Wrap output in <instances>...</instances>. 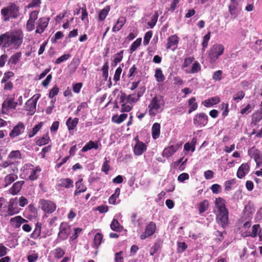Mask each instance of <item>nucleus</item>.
I'll return each mask as SVG.
<instances>
[{
	"instance_id": "13d9d810",
	"label": "nucleus",
	"mask_w": 262,
	"mask_h": 262,
	"mask_svg": "<svg viewBox=\"0 0 262 262\" xmlns=\"http://www.w3.org/2000/svg\"><path fill=\"white\" fill-rule=\"evenodd\" d=\"M245 92L243 91H239L233 97L234 101L238 102L241 100L245 96Z\"/></svg>"
},
{
	"instance_id": "680f3d73",
	"label": "nucleus",
	"mask_w": 262,
	"mask_h": 262,
	"mask_svg": "<svg viewBox=\"0 0 262 262\" xmlns=\"http://www.w3.org/2000/svg\"><path fill=\"white\" fill-rule=\"evenodd\" d=\"M71 57L70 54H64L58 58L56 61L55 63L56 64H59L62 62H63L67 60H68L70 57Z\"/></svg>"
},
{
	"instance_id": "37998d69",
	"label": "nucleus",
	"mask_w": 262,
	"mask_h": 262,
	"mask_svg": "<svg viewBox=\"0 0 262 262\" xmlns=\"http://www.w3.org/2000/svg\"><path fill=\"white\" fill-rule=\"evenodd\" d=\"M50 140V137L48 135L46 136L39 138L36 141V144L38 146H41L48 144Z\"/></svg>"
},
{
	"instance_id": "2eb2a0df",
	"label": "nucleus",
	"mask_w": 262,
	"mask_h": 262,
	"mask_svg": "<svg viewBox=\"0 0 262 262\" xmlns=\"http://www.w3.org/2000/svg\"><path fill=\"white\" fill-rule=\"evenodd\" d=\"M48 23L49 19L44 17L40 18L37 23L35 33L38 34L42 33L48 26Z\"/></svg>"
},
{
	"instance_id": "f704fd0d",
	"label": "nucleus",
	"mask_w": 262,
	"mask_h": 262,
	"mask_svg": "<svg viewBox=\"0 0 262 262\" xmlns=\"http://www.w3.org/2000/svg\"><path fill=\"white\" fill-rule=\"evenodd\" d=\"M120 193V189L119 188H117L115 189V193L113 194L108 199V203L112 205H115L116 202V200L119 196Z\"/></svg>"
},
{
	"instance_id": "bf43d9fd",
	"label": "nucleus",
	"mask_w": 262,
	"mask_h": 262,
	"mask_svg": "<svg viewBox=\"0 0 262 262\" xmlns=\"http://www.w3.org/2000/svg\"><path fill=\"white\" fill-rule=\"evenodd\" d=\"M223 72L221 70H218L215 72L212 75V79L215 81H220L222 78Z\"/></svg>"
},
{
	"instance_id": "69168bd1",
	"label": "nucleus",
	"mask_w": 262,
	"mask_h": 262,
	"mask_svg": "<svg viewBox=\"0 0 262 262\" xmlns=\"http://www.w3.org/2000/svg\"><path fill=\"white\" fill-rule=\"evenodd\" d=\"M137 101L136 99V93L134 92L133 94L127 96V102L129 103H134Z\"/></svg>"
},
{
	"instance_id": "cd10ccee",
	"label": "nucleus",
	"mask_w": 262,
	"mask_h": 262,
	"mask_svg": "<svg viewBox=\"0 0 262 262\" xmlns=\"http://www.w3.org/2000/svg\"><path fill=\"white\" fill-rule=\"evenodd\" d=\"M152 137L157 139L160 135V124L158 123H155L151 127Z\"/></svg>"
},
{
	"instance_id": "473e14b6",
	"label": "nucleus",
	"mask_w": 262,
	"mask_h": 262,
	"mask_svg": "<svg viewBox=\"0 0 262 262\" xmlns=\"http://www.w3.org/2000/svg\"><path fill=\"white\" fill-rule=\"evenodd\" d=\"M237 7V3L235 0H231V3L229 6V11L230 14L234 16V18L237 15L236 9Z\"/></svg>"
},
{
	"instance_id": "c9c22d12",
	"label": "nucleus",
	"mask_w": 262,
	"mask_h": 262,
	"mask_svg": "<svg viewBox=\"0 0 262 262\" xmlns=\"http://www.w3.org/2000/svg\"><path fill=\"white\" fill-rule=\"evenodd\" d=\"M261 120H262V112L257 111L252 115L251 123L255 125Z\"/></svg>"
},
{
	"instance_id": "a878e982",
	"label": "nucleus",
	"mask_w": 262,
	"mask_h": 262,
	"mask_svg": "<svg viewBox=\"0 0 262 262\" xmlns=\"http://www.w3.org/2000/svg\"><path fill=\"white\" fill-rule=\"evenodd\" d=\"M78 121L79 119L77 118L72 119L71 117H69L66 121V125L69 130H74L77 126Z\"/></svg>"
},
{
	"instance_id": "3c124183",
	"label": "nucleus",
	"mask_w": 262,
	"mask_h": 262,
	"mask_svg": "<svg viewBox=\"0 0 262 262\" xmlns=\"http://www.w3.org/2000/svg\"><path fill=\"white\" fill-rule=\"evenodd\" d=\"M123 57V51L121 50L119 52L116 54L114 56L113 62L115 66H116L119 62H121Z\"/></svg>"
},
{
	"instance_id": "dca6fc26",
	"label": "nucleus",
	"mask_w": 262,
	"mask_h": 262,
	"mask_svg": "<svg viewBox=\"0 0 262 262\" xmlns=\"http://www.w3.org/2000/svg\"><path fill=\"white\" fill-rule=\"evenodd\" d=\"M146 150L145 144L139 140H137L134 146V152L135 155L140 156Z\"/></svg>"
},
{
	"instance_id": "0e129e2a",
	"label": "nucleus",
	"mask_w": 262,
	"mask_h": 262,
	"mask_svg": "<svg viewBox=\"0 0 262 262\" xmlns=\"http://www.w3.org/2000/svg\"><path fill=\"white\" fill-rule=\"evenodd\" d=\"M59 92V89L57 86H54L50 91L49 94V97L50 98H53L56 95H57Z\"/></svg>"
},
{
	"instance_id": "338daca9",
	"label": "nucleus",
	"mask_w": 262,
	"mask_h": 262,
	"mask_svg": "<svg viewBox=\"0 0 262 262\" xmlns=\"http://www.w3.org/2000/svg\"><path fill=\"white\" fill-rule=\"evenodd\" d=\"M35 21L30 20L29 19L28 20L26 24V29L28 31H31L33 30L35 28Z\"/></svg>"
},
{
	"instance_id": "4d7b16f0",
	"label": "nucleus",
	"mask_w": 262,
	"mask_h": 262,
	"mask_svg": "<svg viewBox=\"0 0 262 262\" xmlns=\"http://www.w3.org/2000/svg\"><path fill=\"white\" fill-rule=\"evenodd\" d=\"M104 159L105 161L102 166L101 170L104 172L105 174H107L108 171L110 169V166L109 165L110 160H107L106 158Z\"/></svg>"
},
{
	"instance_id": "052dcab7",
	"label": "nucleus",
	"mask_w": 262,
	"mask_h": 262,
	"mask_svg": "<svg viewBox=\"0 0 262 262\" xmlns=\"http://www.w3.org/2000/svg\"><path fill=\"white\" fill-rule=\"evenodd\" d=\"M201 70V67L198 61L194 62L191 67V73H198Z\"/></svg>"
},
{
	"instance_id": "c03bdc74",
	"label": "nucleus",
	"mask_w": 262,
	"mask_h": 262,
	"mask_svg": "<svg viewBox=\"0 0 262 262\" xmlns=\"http://www.w3.org/2000/svg\"><path fill=\"white\" fill-rule=\"evenodd\" d=\"M208 206H209V203L207 200H205L203 201V202H201L198 205V209H199V212L201 214L203 213V212H204L205 211H206L207 210Z\"/></svg>"
},
{
	"instance_id": "6e6552de",
	"label": "nucleus",
	"mask_w": 262,
	"mask_h": 262,
	"mask_svg": "<svg viewBox=\"0 0 262 262\" xmlns=\"http://www.w3.org/2000/svg\"><path fill=\"white\" fill-rule=\"evenodd\" d=\"M208 122L207 115L203 113H199L195 115L193 118V124L196 127L205 126Z\"/></svg>"
},
{
	"instance_id": "393cba45",
	"label": "nucleus",
	"mask_w": 262,
	"mask_h": 262,
	"mask_svg": "<svg viewBox=\"0 0 262 262\" xmlns=\"http://www.w3.org/2000/svg\"><path fill=\"white\" fill-rule=\"evenodd\" d=\"M12 225L16 228H19L21 225L27 222V221L20 216H17L10 220Z\"/></svg>"
},
{
	"instance_id": "58836bf2",
	"label": "nucleus",
	"mask_w": 262,
	"mask_h": 262,
	"mask_svg": "<svg viewBox=\"0 0 262 262\" xmlns=\"http://www.w3.org/2000/svg\"><path fill=\"white\" fill-rule=\"evenodd\" d=\"M110 6L108 5L105 7L102 10H101L98 16V18L100 20L103 21L105 19L106 16L108 15V12L110 11Z\"/></svg>"
},
{
	"instance_id": "aec40b11",
	"label": "nucleus",
	"mask_w": 262,
	"mask_h": 262,
	"mask_svg": "<svg viewBox=\"0 0 262 262\" xmlns=\"http://www.w3.org/2000/svg\"><path fill=\"white\" fill-rule=\"evenodd\" d=\"M126 22V18L124 16H120L117 20L116 25L113 27L112 31L116 32L120 30Z\"/></svg>"
},
{
	"instance_id": "5fc2aeb1",
	"label": "nucleus",
	"mask_w": 262,
	"mask_h": 262,
	"mask_svg": "<svg viewBox=\"0 0 262 262\" xmlns=\"http://www.w3.org/2000/svg\"><path fill=\"white\" fill-rule=\"evenodd\" d=\"M108 68H109V67H108V62L106 61L104 64V65L103 66L102 68V75H103V77L104 78L105 80H106L107 78H108Z\"/></svg>"
},
{
	"instance_id": "9b49d317",
	"label": "nucleus",
	"mask_w": 262,
	"mask_h": 262,
	"mask_svg": "<svg viewBox=\"0 0 262 262\" xmlns=\"http://www.w3.org/2000/svg\"><path fill=\"white\" fill-rule=\"evenodd\" d=\"M59 231L58 234V237L61 240L67 239L71 232L70 227L67 223L62 222L59 227Z\"/></svg>"
},
{
	"instance_id": "de8ad7c7",
	"label": "nucleus",
	"mask_w": 262,
	"mask_h": 262,
	"mask_svg": "<svg viewBox=\"0 0 262 262\" xmlns=\"http://www.w3.org/2000/svg\"><path fill=\"white\" fill-rule=\"evenodd\" d=\"M260 229L259 224H255L252 227V232L249 234V236L252 237H255L257 235L259 236V232Z\"/></svg>"
},
{
	"instance_id": "e2e57ef3",
	"label": "nucleus",
	"mask_w": 262,
	"mask_h": 262,
	"mask_svg": "<svg viewBox=\"0 0 262 262\" xmlns=\"http://www.w3.org/2000/svg\"><path fill=\"white\" fill-rule=\"evenodd\" d=\"M122 71V68L120 67H118L116 70V71H115V74L114 76V80L115 82H117L120 80V75L121 74Z\"/></svg>"
},
{
	"instance_id": "72a5a7b5",
	"label": "nucleus",
	"mask_w": 262,
	"mask_h": 262,
	"mask_svg": "<svg viewBox=\"0 0 262 262\" xmlns=\"http://www.w3.org/2000/svg\"><path fill=\"white\" fill-rule=\"evenodd\" d=\"M92 148L97 149L98 148V145L97 143H95L94 141H90L88 142L82 148L81 151L82 152H86Z\"/></svg>"
},
{
	"instance_id": "c85d7f7f",
	"label": "nucleus",
	"mask_w": 262,
	"mask_h": 262,
	"mask_svg": "<svg viewBox=\"0 0 262 262\" xmlns=\"http://www.w3.org/2000/svg\"><path fill=\"white\" fill-rule=\"evenodd\" d=\"M21 52H18L12 55L8 61V64H13L14 66L17 64L20 61L21 57Z\"/></svg>"
},
{
	"instance_id": "f03ea898",
	"label": "nucleus",
	"mask_w": 262,
	"mask_h": 262,
	"mask_svg": "<svg viewBox=\"0 0 262 262\" xmlns=\"http://www.w3.org/2000/svg\"><path fill=\"white\" fill-rule=\"evenodd\" d=\"M219 214L217 215L218 223L224 227L228 223V211L226 207L225 201L221 198H216L215 201Z\"/></svg>"
},
{
	"instance_id": "f3484780",
	"label": "nucleus",
	"mask_w": 262,
	"mask_h": 262,
	"mask_svg": "<svg viewBox=\"0 0 262 262\" xmlns=\"http://www.w3.org/2000/svg\"><path fill=\"white\" fill-rule=\"evenodd\" d=\"M178 148V145L169 146L164 148L162 155L163 157L168 158L173 155L177 151Z\"/></svg>"
},
{
	"instance_id": "774afa93",
	"label": "nucleus",
	"mask_w": 262,
	"mask_h": 262,
	"mask_svg": "<svg viewBox=\"0 0 262 262\" xmlns=\"http://www.w3.org/2000/svg\"><path fill=\"white\" fill-rule=\"evenodd\" d=\"M210 189L213 193L217 194L221 190V186L219 184H214L211 186Z\"/></svg>"
},
{
	"instance_id": "bb28decb",
	"label": "nucleus",
	"mask_w": 262,
	"mask_h": 262,
	"mask_svg": "<svg viewBox=\"0 0 262 262\" xmlns=\"http://www.w3.org/2000/svg\"><path fill=\"white\" fill-rule=\"evenodd\" d=\"M17 173H8L5 177V187H7L14 182L17 178Z\"/></svg>"
},
{
	"instance_id": "7c9ffc66",
	"label": "nucleus",
	"mask_w": 262,
	"mask_h": 262,
	"mask_svg": "<svg viewBox=\"0 0 262 262\" xmlns=\"http://www.w3.org/2000/svg\"><path fill=\"white\" fill-rule=\"evenodd\" d=\"M188 106H189V110L188 114L191 113L192 112L197 110L198 105L197 102H196V99L195 97L191 98L188 101Z\"/></svg>"
},
{
	"instance_id": "2f4dec72",
	"label": "nucleus",
	"mask_w": 262,
	"mask_h": 262,
	"mask_svg": "<svg viewBox=\"0 0 262 262\" xmlns=\"http://www.w3.org/2000/svg\"><path fill=\"white\" fill-rule=\"evenodd\" d=\"M41 171V169L39 166L35 167L34 169H32L29 178L31 181H34L36 180L38 177V174Z\"/></svg>"
},
{
	"instance_id": "ddd939ff",
	"label": "nucleus",
	"mask_w": 262,
	"mask_h": 262,
	"mask_svg": "<svg viewBox=\"0 0 262 262\" xmlns=\"http://www.w3.org/2000/svg\"><path fill=\"white\" fill-rule=\"evenodd\" d=\"M14 98H9L6 99L3 102L2 106V113L3 114H7L9 109H15L17 105V103L14 101Z\"/></svg>"
},
{
	"instance_id": "603ef678",
	"label": "nucleus",
	"mask_w": 262,
	"mask_h": 262,
	"mask_svg": "<svg viewBox=\"0 0 262 262\" xmlns=\"http://www.w3.org/2000/svg\"><path fill=\"white\" fill-rule=\"evenodd\" d=\"M14 76V74L12 71H8L4 73V76L1 80V83L9 81V80Z\"/></svg>"
},
{
	"instance_id": "6ab92c4d",
	"label": "nucleus",
	"mask_w": 262,
	"mask_h": 262,
	"mask_svg": "<svg viewBox=\"0 0 262 262\" xmlns=\"http://www.w3.org/2000/svg\"><path fill=\"white\" fill-rule=\"evenodd\" d=\"M82 180V179H80L75 183L76 189L74 192L75 196L78 195L81 193L86 191V187L81 183Z\"/></svg>"
},
{
	"instance_id": "e433bc0d",
	"label": "nucleus",
	"mask_w": 262,
	"mask_h": 262,
	"mask_svg": "<svg viewBox=\"0 0 262 262\" xmlns=\"http://www.w3.org/2000/svg\"><path fill=\"white\" fill-rule=\"evenodd\" d=\"M127 117V114H121L119 116L114 115L112 117V121L117 124H120L124 121Z\"/></svg>"
},
{
	"instance_id": "f8f14e48",
	"label": "nucleus",
	"mask_w": 262,
	"mask_h": 262,
	"mask_svg": "<svg viewBox=\"0 0 262 262\" xmlns=\"http://www.w3.org/2000/svg\"><path fill=\"white\" fill-rule=\"evenodd\" d=\"M156 230V224L154 222H149L145 227L144 232L141 234L140 237L141 239H144L153 235Z\"/></svg>"
},
{
	"instance_id": "c756f323",
	"label": "nucleus",
	"mask_w": 262,
	"mask_h": 262,
	"mask_svg": "<svg viewBox=\"0 0 262 262\" xmlns=\"http://www.w3.org/2000/svg\"><path fill=\"white\" fill-rule=\"evenodd\" d=\"M41 224L38 222H37L35 225V228L31 234V237L34 239L38 238L41 234Z\"/></svg>"
},
{
	"instance_id": "412c9836",
	"label": "nucleus",
	"mask_w": 262,
	"mask_h": 262,
	"mask_svg": "<svg viewBox=\"0 0 262 262\" xmlns=\"http://www.w3.org/2000/svg\"><path fill=\"white\" fill-rule=\"evenodd\" d=\"M249 165L247 163L242 164L238 168L237 171V177L242 179L245 177L246 172L249 170Z\"/></svg>"
},
{
	"instance_id": "49530a36",
	"label": "nucleus",
	"mask_w": 262,
	"mask_h": 262,
	"mask_svg": "<svg viewBox=\"0 0 262 262\" xmlns=\"http://www.w3.org/2000/svg\"><path fill=\"white\" fill-rule=\"evenodd\" d=\"M42 126V123L40 122L38 124L36 125L32 129V130L28 132V137L32 138L34 136L37 132L40 129Z\"/></svg>"
},
{
	"instance_id": "39448f33",
	"label": "nucleus",
	"mask_w": 262,
	"mask_h": 262,
	"mask_svg": "<svg viewBox=\"0 0 262 262\" xmlns=\"http://www.w3.org/2000/svg\"><path fill=\"white\" fill-rule=\"evenodd\" d=\"M224 47L221 44L214 45L209 51L208 57L211 63L215 62L224 52Z\"/></svg>"
},
{
	"instance_id": "a19ab883",
	"label": "nucleus",
	"mask_w": 262,
	"mask_h": 262,
	"mask_svg": "<svg viewBox=\"0 0 262 262\" xmlns=\"http://www.w3.org/2000/svg\"><path fill=\"white\" fill-rule=\"evenodd\" d=\"M155 77L157 82H163L165 79L161 69H157L155 70Z\"/></svg>"
},
{
	"instance_id": "864d4df0",
	"label": "nucleus",
	"mask_w": 262,
	"mask_h": 262,
	"mask_svg": "<svg viewBox=\"0 0 262 262\" xmlns=\"http://www.w3.org/2000/svg\"><path fill=\"white\" fill-rule=\"evenodd\" d=\"M210 38V32H208L203 37V40L202 43V50L204 51L208 46V43Z\"/></svg>"
},
{
	"instance_id": "ea45409f",
	"label": "nucleus",
	"mask_w": 262,
	"mask_h": 262,
	"mask_svg": "<svg viewBox=\"0 0 262 262\" xmlns=\"http://www.w3.org/2000/svg\"><path fill=\"white\" fill-rule=\"evenodd\" d=\"M161 248V243L160 241L157 240L156 241L153 246L150 249V255H154V254L157 252L158 251L160 250Z\"/></svg>"
},
{
	"instance_id": "423d86ee",
	"label": "nucleus",
	"mask_w": 262,
	"mask_h": 262,
	"mask_svg": "<svg viewBox=\"0 0 262 262\" xmlns=\"http://www.w3.org/2000/svg\"><path fill=\"white\" fill-rule=\"evenodd\" d=\"M4 169L6 173H18L17 164L14 162L4 161L2 157L0 156V170Z\"/></svg>"
},
{
	"instance_id": "5701e85b",
	"label": "nucleus",
	"mask_w": 262,
	"mask_h": 262,
	"mask_svg": "<svg viewBox=\"0 0 262 262\" xmlns=\"http://www.w3.org/2000/svg\"><path fill=\"white\" fill-rule=\"evenodd\" d=\"M179 43V37L177 35H172L167 38V42L166 45L167 50L170 49L172 46L177 45Z\"/></svg>"
},
{
	"instance_id": "1a4fd4ad",
	"label": "nucleus",
	"mask_w": 262,
	"mask_h": 262,
	"mask_svg": "<svg viewBox=\"0 0 262 262\" xmlns=\"http://www.w3.org/2000/svg\"><path fill=\"white\" fill-rule=\"evenodd\" d=\"M41 208L47 213H52L56 208V204L52 201L46 200H41L39 201Z\"/></svg>"
},
{
	"instance_id": "4c0bfd02",
	"label": "nucleus",
	"mask_w": 262,
	"mask_h": 262,
	"mask_svg": "<svg viewBox=\"0 0 262 262\" xmlns=\"http://www.w3.org/2000/svg\"><path fill=\"white\" fill-rule=\"evenodd\" d=\"M103 235L101 233H97L94 238L93 244L94 247L98 248L102 243Z\"/></svg>"
},
{
	"instance_id": "a18cd8bd",
	"label": "nucleus",
	"mask_w": 262,
	"mask_h": 262,
	"mask_svg": "<svg viewBox=\"0 0 262 262\" xmlns=\"http://www.w3.org/2000/svg\"><path fill=\"white\" fill-rule=\"evenodd\" d=\"M110 227L111 229L115 231H120L122 229V227L120 226L118 221L115 219L113 220Z\"/></svg>"
},
{
	"instance_id": "b1692460",
	"label": "nucleus",
	"mask_w": 262,
	"mask_h": 262,
	"mask_svg": "<svg viewBox=\"0 0 262 262\" xmlns=\"http://www.w3.org/2000/svg\"><path fill=\"white\" fill-rule=\"evenodd\" d=\"M24 183L25 182L24 181H19L14 183L10 189L11 193L13 195L18 193L20 191Z\"/></svg>"
},
{
	"instance_id": "7ed1b4c3",
	"label": "nucleus",
	"mask_w": 262,
	"mask_h": 262,
	"mask_svg": "<svg viewBox=\"0 0 262 262\" xmlns=\"http://www.w3.org/2000/svg\"><path fill=\"white\" fill-rule=\"evenodd\" d=\"M19 7L14 3H11L7 6L2 9L1 13L4 20L7 21L10 18L16 19L20 15Z\"/></svg>"
},
{
	"instance_id": "4be33fe9",
	"label": "nucleus",
	"mask_w": 262,
	"mask_h": 262,
	"mask_svg": "<svg viewBox=\"0 0 262 262\" xmlns=\"http://www.w3.org/2000/svg\"><path fill=\"white\" fill-rule=\"evenodd\" d=\"M58 186L70 188L73 187V181L70 178H63L59 181Z\"/></svg>"
},
{
	"instance_id": "f257e3e1",
	"label": "nucleus",
	"mask_w": 262,
	"mask_h": 262,
	"mask_svg": "<svg viewBox=\"0 0 262 262\" xmlns=\"http://www.w3.org/2000/svg\"><path fill=\"white\" fill-rule=\"evenodd\" d=\"M24 35L20 30L7 31L0 35V47L17 50L21 46Z\"/></svg>"
},
{
	"instance_id": "0eeeda50",
	"label": "nucleus",
	"mask_w": 262,
	"mask_h": 262,
	"mask_svg": "<svg viewBox=\"0 0 262 262\" xmlns=\"http://www.w3.org/2000/svg\"><path fill=\"white\" fill-rule=\"evenodd\" d=\"M40 96V94H36L26 102L25 109L29 112V115H32L35 112L37 102Z\"/></svg>"
},
{
	"instance_id": "4468645a",
	"label": "nucleus",
	"mask_w": 262,
	"mask_h": 262,
	"mask_svg": "<svg viewBox=\"0 0 262 262\" xmlns=\"http://www.w3.org/2000/svg\"><path fill=\"white\" fill-rule=\"evenodd\" d=\"M25 126L23 122H18L13 129L11 130L9 133V136L11 138H14L21 134L24 132Z\"/></svg>"
},
{
	"instance_id": "8fccbe9b",
	"label": "nucleus",
	"mask_w": 262,
	"mask_h": 262,
	"mask_svg": "<svg viewBox=\"0 0 262 262\" xmlns=\"http://www.w3.org/2000/svg\"><path fill=\"white\" fill-rule=\"evenodd\" d=\"M159 17V14L157 11H155L154 15L152 16L151 20L148 22L147 25L150 27V28H153L158 20Z\"/></svg>"
},
{
	"instance_id": "6e6d98bb",
	"label": "nucleus",
	"mask_w": 262,
	"mask_h": 262,
	"mask_svg": "<svg viewBox=\"0 0 262 262\" xmlns=\"http://www.w3.org/2000/svg\"><path fill=\"white\" fill-rule=\"evenodd\" d=\"M152 35V32L151 31H148L145 34L143 40V45L144 46H146L149 43Z\"/></svg>"
},
{
	"instance_id": "a211bd4d",
	"label": "nucleus",
	"mask_w": 262,
	"mask_h": 262,
	"mask_svg": "<svg viewBox=\"0 0 262 262\" xmlns=\"http://www.w3.org/2000/svg\"><path fill=\"white\" fill-rule=\"evenodd\" d=\"M21 159V155L19 150H13L11 151L8 156L7 160L6 161L13 162L14 163L17 164L18 162L16 160Z\"/></svg>"
},
{
	"instance_id": "9d476101",
	"label": "nucleus",
	"mask_w": 262,
	"mask_h": 262,
	"mask_svg": "<svg viewBox=\"0 0 262 262\" xmlns=\"http://www.w3.org/2000/svg\"><path fill=\"white\" fill-rule=\"evenodd\" d=\"M249 155L253 158L256 163V167L262 166V153L254 147L248 150Z\"/></svg>"
},
{
	"instance_id": "09e8293b",
	"label": "nucleus",
	"mask_w": 262,
	"mask_h": 262,
	"mask_svg": "<svg viewBox=\"0 0 262 262\" xmlns=\"http://www.w3.org/2000/svg\"><path fill=\"white\" fill-rule=\"evenodd\" d=\"M141 38H139L132 43L129 49L130 53H132L135 51L140 46L141 43Z\"/></svg>"
},
{
	"instance_id": "20e7f679",
	"label": "nucleus",
	"mask_w": 262,
	"mask_h": 262,
	"mask_svg": "<svg viewBox=\"0 0 262 262\" xmlns=\"http://www.w3.org/2000/svg\"><path fill=\"white\" fill-rule=\"evenodd\" d=\"M165 103L163 96L160 95H155L151 99L148 107L150 115H155V112H159L163 110Z\"/></svg>"
},
{
	"instance_id": "79ce46f5",
	"label": "nucleus",
	"mask_w": 262,
	"mask_h": 262,
	"mask_svg": "<svg viewBox=\"0 0 262 262\" xmlns=\"http://www.w3.org/2000/svg\"><path fill=\"white\" fill-rule=\"evenodd\" d=\"M54 257L56 259L62 258L65 254V251L60 247L56 248L53 251Z\"/></svg>"
}]
</instances>
